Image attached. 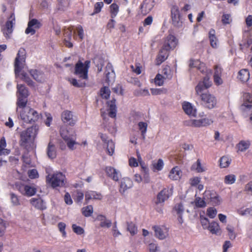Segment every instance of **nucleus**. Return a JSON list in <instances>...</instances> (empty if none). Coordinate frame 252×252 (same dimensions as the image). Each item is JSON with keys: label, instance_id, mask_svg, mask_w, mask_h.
<instances>
[{"label": "nucleus", "instance_id": "nucleus-43", "mask_svg": "<svg viewBox=\"0 0 252 252\" xmlns=\"http://www.w3.org/2000/svg\"><path fill=\"white\" fill-rule=\"evenodd\" d=\"M236 177L234 174L226 175L224 178V182L227 185H232L236 181Z\"/></svg>", "mask_w": 252, "mask_h": 252}, {"label": "nucleus", "instance_id": "nucleus-44", "mask_svg": "<svg viewBox=\"0 0 252 252\" xmlns=\"http://www.w3.org/2000/svg\"><path fill=\"white\" fill-rule=\"evenodd\" d=\"M110 12L111 14V17L112 18H115L118 13L119 10V7L115 3H112L110 6Z\"/></svg>", "mask_w": 252, "mask_h": 252}, {"label": "nucleus", "instance_id": "nucleus-19", "mask_svg": "<svg viewBox=\"0 0 252 252\" xmlns=\"http://www.w3.org/2000/svg\"><path fill=\"white\" fill-rule=\"evenodd\" d=\"M178 43V40L173 35L167 36L164 41L163 47L170 50L174 49Z\"/></svg>", "mask_w": 252, "mask_h": 252}, {"label": "nucleus", "instance_id": "nucleus-52", "mask_svg": "<svg viewBox=\"0 0 252 252\" xmlns=\"http://www.w3.org/2000/svg\"><path fill=\"white\" fill-rule=\"evenodd\" d=\"M172 24L174 26L180 28L182 26V21L180 18V16L171 17Z\"/></svg>", "mask_w": 252, "mask_h": 252}, {"label": "nucleus", "instance_id": "nucleus-62", "mask_svg": "<svg viewBox=\"0 0 252 252\" xmlns=\"http://www.w3.org/2000/svg\"><path fill=\"white\" fill-rule=\"evenodd\" d=\"M217 213V210L213 207L209 208L207 210V214L209 217L214 219L216 216Z\"/></svg>", "mask_w": 252, "mask_h": 252}, {"label": "nucleus", "instance_id": "nucleus-2", "mask_svg": "<svg viewBox=\"0 0 252 252\" xmlns=\"http://www.w3.org/2000/svg\"><path fill=\"white\" fill-rule=\"evenodd\" d=\"M60 134L69 150H74L76 149V146L79 145L76 141V134L73 129L62 128L60 130Z\"/></svg>", "mask_w": 252, "mask_h": 252}, {"label": "nucleus", "instance_id": "nucleus-16", "mask_svg": "<svg viewBox=\"0 0 252 252\" xmlns=\"http://www.w3.org/2000/svg\"><path fill=\"white\" fill-rule=\"evenodd\" d=\"M133 187V182L128 177L122 178L120 182L119 191L121 194H124L126 191Z\"/></svg>", "mask_w": 252, "mask_h": 252}, {"label": "nucleus", "instance_id": "nucleus-45", "mask_svg": "<svg viewBox=\"0 0 252 252\" xmlns=\"http://www.w3.org/2000/svg\"><path fill=\"white\" fill-rule=\"evenodd\" d=\"M110 90L108 87H104L100 91V94L103 98L108 99L110 95Z\"/></svg>", "mask_w": 252, "mask_h": 252}, {"label": "nucleus", "instance_id": "nucleus-10", "mask_svg": "<svg viewBox=\"0 0 252 252\" xmlns=\"http://www.w3.org/2000/svg\"><path fill=\"white\" fill-rule=\"evenodd\" d=\"M173 194V187L166 188L161 190L157 195L155 203L157 205L158 204L163 203Z\"/></svg>", "mask_w": 252, "mask_h": 252}, {"label": "nucleus", "instance_id": "nucleus-9", "mask_svg": "<svg viewBox=\"0 0 252 252\" xmlns=\"http://www.w3.org/2000/svg\"><path fill=\"white\" fill-rule=\"evenodd\" d=\"M16 188L21 194L29 197L34 195L36 192V189L35 187L28 185L17 184Z\"/></svg>", "mask_w": 252, "mask_h": 252}, {"label": "nucleus", "instance_id": "nucleus-6", "mask_svg": "<svg viewBox=\"0 0 252 252\" xmlns=\"http://www.w3.org/2000/svg\"><path fill=\"white\" fill-rule=\"evenodd\" d=\"M201 104L205 108L211 109L215 108L217 104L216 97L209 92L200 95Z\"/></svg>", "mask_w": 252, "mask_h": 252}, {"label": "nucleus", "instance_id": "nucleus-3", "mask_svg": "<svg viewBox=\"0 0 252 252\" xmlns=\"http://www.w3.org/2000/svg\"><path fill=\"white\" fill-rule=\"evenodd\" d=\"M38 129L36 126H32L21 132L20 145L27 147L28 144L33 143L37 134Z\"/></svg>", "mask_w": 252, "mask_h": 252}, {"label": "nucleus", "instance_id": "nucleus-42", "mask_svg": "<svg viewBox=\"0 0 252 252\" xmlns=\"http://www.w3.org/2000/svg\"><path fill=\"white\" fill-rule=\"evenodd\" d=\"M138 126L139 130L141 131L142 138L145 139L148 126L147 124L145 122H140L138 123Z\"/></svg>", "mask_w": 252, "mask_h": 252}, {"label": "nucleus", "instance_id": "nucleus-21", "mask_svg": "<svg viewBox=\"0 0 252 252\" xmlns=\"http://www.w3.org/2000/svg\"><path fill=\"white\" fill-rule=\"evenodd\" d=\"M184 112L189 116L195 117L196 114V109L194 106L189 102H184L182 104Z\"/></svg>", "mask_w": 252, "mask_h": 252}, {"label": "nucleus", "instance_id": "nucleus-30", "mask_svg": "<svg viewBox=\"0 0 252 252\" xmlns=\"http://www.w3.org/2000/svg\"><path fill=\"white\" fill-rule=\"evenodd\" d=\"M153 7V0H145L141 5V8L142 11H144L145 13H149L152 9Z\"/></svg>", "mask_w": 252, "mask_h": 252}, {"label": "nucleus", "instance_id": "nucleus-28", "mask_svg": "<svg viewBox=\"0 0 252 252\" xmlns=\"http://www.w3.org/2000/svg\"><path fill=\"white\" fill-rule=\"evenodd\" d=\"M209 38L211 46L213 48H217L218 46V40L215 35V31L211 29L209 32Z\"/></svg>", "mask_w": 252, "mask_h": 252}, {"label": "nucleus", "instance_id": "nucleus-46", "mask_svg": "<svg viewBox=\"0 0 252 252\" xmlns=\"http://www.w3.org/2000/svg\"><path fill=\"white\" fill-rule=\"evenodd\" d=\"M20 78L25 81L28 85L33 86V81L30 79L28 75L25 72H22L20 74Z\"/></svg>", "mask_w": 252, "mask_h": 252}, {"label": "nucleus", "instance_id": "nucleus-37", "mask_svg": "<svg viewBox=\"0 0 252 252\" xmlns=\"http://www.w3.org/2000/svg\"><path fill=\"white\" fill-rule=\"evenodd\" d=\"M191 169L198 173L203 172L206 170L205 167L202 166L200 160L199 159L192 165Z\"/></svg>", "mask_w": 252, "mask_h": 252}, {"label": "nucleus", "instance_id": "nucleus-63", "mask_svg": "<svg viewBox=\"0 0 252 252\" xmlns=\"http://www.w3.org/2000/svg\"><path fill=\"white\" fill-rule=\"evenodd\" d=\"M68 81L73 86L76 87H83L85 86V83L79 82L76 79L72 78L68 79Z\"/></svg>", "mask_w": 252, "mask_h": 252}, {"label": "nucleus", "instance_id": "nucleus-56", "mask_svg": "<svg viewBox=\"0 0 252 252\" xmlns=\"http://www.w3.org/2000/svg\"><path fill=\"white\" fill-rule=\"evenodd\" d=\"M200 120L202 127L210 126L213 123V119L209 118H204L200 119Z\"/></svg>", "mask_w": 252, "mask_h": 252}, {"label": "nucleus", "instance_id": "nucleus-33", "mask_svg": "<svg viewBox=\"0 0 252 252\" xmlns=\"http://www.w3.org/2000/svg\"><path fill=\"white\" fill-rule=\"evenodd\" d=\"M238 78L243 82H247L250 78V73L249 71L246 69L241 70L239 72Z\"/></svg>", "mask_w": 252, "mask_h": 252}, {"label": "nucleus", "instance_id": "nucleus-36", "mask_svg": "<svg viewBox=\"0 0 252 252\" xmlns=\"http://www.w3.org/2000/svg\"><path fill=\"white\" fill-rule=\"evenodd\" d=\"M212 234H217L220 230V226L218 222L213 221L209 224L208 228Z\"/></svg>", "mask_w": 252, "mask_h": 252}, {"label": "nucleus", "instance_id": "nucleus-54", "mask_svg": "<svg viewBox=\"0 0 252 252\" xmlns=\"http://www.w3.org/2000/svg\"><path fill=\"white\" fill-rule=\"evenodd\" d=\"M151 93L153 95H160L167 93V90L165 88L151 89Z\"/></svg>", "mask_w": 252, "mask_h": 252}, {"label": "nucleus", "instance_id": "nucleus-57", "mask_svg": "<svg viewBox=\"0 0 252 252\" xmlns=\"http://www.w3.org/2000/svg\"><path fill=\"white\" fill-rule=\"evenodd\" d=\"M11 202L14 206H18L20 205V201L18 196L14 193H10Z\"/></svg>", "mask_w": 252, "mask_h": 252}, {"label": "nucleus", "instance_id": "nucleus-41", "mask_svg": "<svg viewBox=\"0 0 252 252\" xmlns=\"http://www.w3.org/2000/svg\"><path fill=\"white\" fill-rule=\"evenodd\" d=\"M93 207L92 205H88L82 209L83 215L86 217L91 216L93 213Z\"/></svg>", "mask_w": 252, "mask_h": 252}, {"label": "nucleus", "instance_id": "nucleus-47", "mask_svg": "<svg viewBox=\"0 0 252 252\" xmlns=\"http://www.w3.org/2000/svg\"><path fill=\"white\" fill-rule=\"evenodd\" d=\"M174 211L176 212L178 217L182 216L184 212V208L182 203L177 204L174 207Z\"/></svg>", "mask_w": 252, "mask_h": 252}, {"label": "nucleus", "instance_id": "nucleus-18", "mask_svg": "<svg viewBox=\"0 0 252 252\" xmlns=\"http://www.w3.org/2000/svg\"><path fill=\"white\" fill-rule=\"evenodd\" d=\"M244 103L241 106V109L246 112H252V105L248 104L247 102H252V95L250 94L246 93L243 94Z\"/></svg>", "mask_w": 252, "mask_h": 252}, {"label": "nucleus", "instance_id": "nucleus-26", "mask_svg": "<svg viewBox=\"0 0 252 252\" xmlns=\"http://www.w3.org/2000/svg\"><path fill=\"white\" fill-rule=\"evenodd\" d=\"M168 51L169 50L164 47H162L160 49L159 53L156 59V63L158 65L160 64L167 58L168 56Z\"/></svg>", "mask_w": 252, "mask_h": 252}, {"label": "nucleus", "instance_id": "nucleus-31", "mask_svg": "<svg viewBox=\"0 0 252 252\" xmlns=\"http://www.w3.org/2000/svg\"><path fill=\"white\" fill-rule=\"evenodd\" d=\"M47 154L48 157L51 159L55 158L56 157V151L55 146L50 142L47 148Z\"/></svg>", "mask_w": 252, "mask_h": 252}, {"label": "nucleus", "instance_id": "nucleus-34", "mask_svg": "<svg viewBox=\"0 0 252 252\" xmlns=\"http://www.w3.org/2000/svg\"><path fill=\"white\" fill-rule=\"evenodd\" d=\"M126 229L132 236L137 234L138 230L136 224L132 221H126Z\"/></svg>", "mask_w": 252, "mask_h": 252}, {"label": "nucleus", "instance_id": "nucleus-51", "mask_svg": "<svg viewBox=\"0 0 252 252\" xmlns=\"http://www.w3.org/2000/svg\"><path fill=\"white\" fill-rule=\"evenodd\" d=\"M194 203L197 207L203 208L206 206L204 200L200 197H196L194 200Z\"/></svg>", "mask_w": 252, "mask_h": 252}, {"label": "nucleus", "instance_id": "nucleus-7", "mask_svg": "<svg viewBox=\"0 0 252 252\" xmlns=\"http://www.w3.org/2000/svg\"><path fill=\"white\" fill-rule=\"evenodd\" d=\"M26 52L24 48H21L18 51L15 61V73L16 75H19L21 69L24 67L26 61Z\"/></svg>", "mask_w": 252, "mask_h": 252}, {"label": "nucleus", "instance_id": "nucleus-24", "mask_svg": "<svg viewBox=\"0 0 252 252\" xmlns=\"http://www.w3.org/2000/svg\"><path fill=\"white\" fill-rule=\"evenodd\" d=\"M30 203L37 209L43 210L46 208L45 202L41 198H32Z\"/></svg>", "mask_w": 252, "mask_h": 252}, {"label": "nucleus", "instance_id": "nucleus-23", "mask_svg": "<svg viewBox=\"0 0 252 252\" xmlns=\"http://www.w3.org/2000/svg\"><path fill=\"white\" fill-rule=\"evenodd\" d=\"M105 74L106 76V81L109 83L114 80L115 74L112 65L108 63L105 67Z\"/></svg>", "mask_w": 252, "mask_h": 252}, {"label": "nucleus", "instance_id": "nucleus-64", "mask_svg": "<svg viewBox=\"0 0 252 252\" xmlns=\"http://www.w3.org/2000/svg\"><path fill=\"white\" fill-rule=\"evenodd\" d=\"M84 198V193L81 191L77 190L74 198V200L77 203H80Z\"/></svg>", "mask_w": 252, "mask_h": 252}, {"label": "nucleus", "instance_id": "nucleus-49", "mask_svg": "<svg viewBox=\"0 0 252 252\" xmlns=\"http://www.w3.org/2000/svg\"><path fill=\"white\" fill-rule=\"evenodd\" d=\"M226 230L228 232V235L231 240H234L236 237V234L234 232L233 227L228 225L226 227Z\"/></svg>", "mask_w": 252, "mask_h": 252}, {"label": "nucleus", "instance_id": "nucleus-60", "mask_svg": "<svg viewBox=\"0 0 252 252\" xmlns=\"http://www.w3.org/2000/svg\"><path fill=\"white\" fill-rule=\"evenodd\" d=\"M163 161L161 159H159L157 162L153 164L154 168L158 171L161 170L163 167Z\"/></svg>", "mask_w": 252, "mask_h": 252}, {"label": "nucleus", "instance_id": "nucleus-1", "mask_svg": "<svg viewBox=\"0 0 252 252\" xmlns=\"http://www.w3.org/2000/svg\"><path fill=\"white\" fill-rule=\"evenodd\" d=\"M26 101H19L16 107V112L23 122L32 123L37 121L41 117L40 113L34 109L27 106Z\"/></svg>", "mask_w": 252, "mask_h": 252}, {"label": "nucleus", "instance_id": "nucleus-58", "mask_svg": "<svg viewBox=\"0 0 252 252\" xmlns=\"http://www.w3.org/2000/svg\"><path fill=\"white\" fill-rule=\"evenodd\" d=\"M72 228L73 232L77 235H81L84 233V229L75 224H72Z\"/></svg>", "mask_w": 252, "mask_h": 252}, {"label": "nucleus", "instance_id": "nucleus-50", "mask_svg": "<svg viewBox=\"0 0 252 252\" xmlns=\"http://www.w3.org/2000/svg\"><path fill=\"white\" fill-rule=\"evenodd\" d=\"M135 94L137 96H149L150 93L148 89L145 88L139 89L135 91Z\"/></svg>", "mask_w": 252, "mask_h": 252}, {"label": "nucleus", "instance_id": "nucleus-15", "mask_svg": "<svg viewBox=\"0 0 252 252\" xmlns=\"http://www.w3.org/2000/svg\"><path fill=\"white\" fill-rule=\"evenodd\" d=\"M189 66L191 68L195 67L202 73H206V74H211V70H208L205 67V64L201 63L198 60H190Z\"/></svg>", "mask_w": 252, "mask_h": 252}, {"label": "nucleus", "instance_id": "nucleus-39", "mask_svg": "<svg viewBox=\"0 0 252 252\" xmlns=\"http://www.w3.org/2000/svg\"><path fill=\"white\" fill-rule=\"evenodd\" d=\"M250 145L249 141H241L237 144V148L239 151L244 152L248 149Z\"/></svg>", "mask_w": 252, "mask_h": 252}, {"label": "nucleus", "instance_id": "nucleus-4", "mask_svg": "<svg viewBox=\"0 0 252 252\" xmlns=\"http://www.w3.org/2000/svg\"><path fill=\"white\" fill-rule=\"evenodd\" d=\"M46 180L47 184L53 188L63 187L66 183L65 175L60 172L48 175L46 176Z\"/></svg>", "mask_w": 252, "mask_h": 252}, {"label": "nucleus", "instance_id": "nucleus-22", "mask_svg": "<svg viewBox=\"0 0 252 252\" xmlns=\"http://www.w3.org/2000/svg\"><path fill=\"white\" fill-rule=\"evenodd\" d=\"M102 198V195L101 193L95 191L89 190L85 193L86 203H88L90 200H101Z\"/></svg>", "mask_w": 252, "mask_h": 252}, {"label": "nucleus", "instance_id": "nucleus-38", "mask_svg": "<svg viewBox=\"0 0 252 252\" xmlns=\"http://www.w3.org/2000/svg\"><path fill=\"white\" fill-rule=\"evenodd\" d=\"M104 145L106 147L107 154L109 156H112L115 151V144L113 141L112 140L108 141Z\"/></svg>", "mask_w": 252, "mask_h": 252}, {"label": "nucleus", "instance_id": "nucleus-11", "mask_svg": "<svg viewBox=\"0 0 252 252\" xmlns=\"http://www.w3.org/2000/svg\"><path fill=\"white\" fill-rule=\"evenodd\" d=\"M17 100L16 102V105L18 106L19 101H26V103H27V97L29 95V92L26 87L20 84H17Z\"/></svg>", "mask_w": 252, "mask_h": 252}, {"label": "nucleus", "instance_id": "nucleus-35", "mask_svg": "<svg viewBox=\"0 0 252 252\" xmlns=\"http://www.w3.org/2000/svg\"><path fill=\"white\" fill-rule=\"evenodd\" d=\"M97 219L100 221V225L102 227L109 228L112 224L111 221L107 220L106 218L102 215H99L97 217Z\"/></svg>", "mask_w": 252, "mask_h": 252}, {"label": "nucleus", "instance_id": "nucleus-53", "mask_svg": "<svg viewBox=\"0 0 252 252\" xmlns=\"http://www.w3.org/2000/svg\"><path fill=\"white\" fill-rule=\"evenodd\" d=\"M73 28L72 27H70L67 29L65 30L64 32V39L71 40L72 38V33Z\"/></svg>", "mask_w": 252, "mask_h": 252}, {"label": "nucleus", "instance_id": "nucleus-48", "mask_svg": "<svg viewBox=\"0 0 252 252\" xmlns=\"http://www.w3.org/2000/svg\"><path fill=\"white\" fill-rule=\"evenodd\" d=\"M165 79L162 74L158 73L155 78V83L158 86H162L164 83V80Z\"/></svg>", "mask_w": 252, "mask_h": 252}, {"label": "nucleus", "instance_id": "nucleus-59", "mask_svg": "<svg viewBox=\"0 0 252 252\" xmlns=\"http://www.w3.org/2000/svg\"><path fill=\"white\" fill-rule=\"evenodd\" d=\"M58 227L59 231L62 233L63 237H66V233L65 230L66 224L64 222H60L58 224Z\"/></svg>", "mask_w": 252, "mask_h": 252}, {"label": "nucleus", "instance_id": "nucleus-55", "mask_svg": "<svg viewBox=\"0 0 252 252\" xmlns=\"http://www.w3.org/2000/svg\"><path fill=\"white\" fill-rule=\"evenodd\" d=\"M210 202L213 205H218L221 203V199L218 195H213L211 196Z\"/></svg>", "mask_w": 252, "mask_h": 252}, {"label": "nucleus", "instance_id": "nucleus-29", "mask_svg": "<svg viewBox=\"0 0 252 252\" xmlns=\"http://www.w3.org/2000/svg\"><path fill=\"white\" fill-rule=\"evenodd\" d=\"M30 73L33 78L37 82H41L44 80V74L36 69L31 70Z\"/></svg>", "mask_w": 252, "mask_h": 252}, {"label": "nucleus", "instance_id": "nucleus-32", "mask_svg": "<svg viewBox=\"0 0 252 252\" xmlns=\"http://www.w3.org/2000/svg\"><path fill=\"white\" fill-rule=\"evenodd\" d=\"M6 140L4 137H2L0 140V156H6L10 153V150L6 149Z\"/></svg>", "mask_w": 252, "mask_h": 252}, {"label": "nucleus", "instance_id": "nucleus-20", "mask_svg": "<svg viewBox=\"0 0 252 252\" xmlns=\"http://www.w3.org/2000/svg\"><path fill=\"white\" fill-rule=\"evenodd\" d=\"M105 171L107 175L115 181H118L121 176L119 171L111 166L106 167Z\"/></svg>", "mask_w": 252, "mask_h": 252}, {"label": "nucleus", "instance_id": "nucleus-40", "mask_svg": "<svg viewBox=\"0 0 252 252\" xmlns=\"http://www.w3.org/2000/svg\"><path fill=\"white\" fill-rule=\"evenodd\" d=\"M231 162V159L227 157H222L220 159V166L221 168L227 167Z\"/></svg>", "mask_w": 252, "mask_h": 252}, {"label": "nucleus", "instance_id": "nucleus-17", "mask_svg": "<svg viewBox=\"0 0 252 252\" xmlns=\"http://www.w3.org/2000/svg\"><path fill=\"white\" fill-rule=\"evenodd\" d=\"M62 120L63 123H66L70 126L75 125L77 121V118L74 116L71 111H64L61 115Z\"/></svg>", "mask_w": 252, "mask_h": 252}, {"label": "nucleus", "instance_id": "nucleus-27", "mask_svg": "<svg viewBox=\"0 0 252 252\" xmlns=\"http://www.w3.org/2000/svg\"><path fill=\"white\" fill-rule=\"evenodd\" d=\"M182 176V171L178 166L173 167L169 172L168 177L172 180H178Z\"/></svg>", "mask_w": 252, "mask_h": 252}, {"label": "nucleus", "instance_id": "nucleus-14", "mask_svg": "<svg viewBox=\"0 0 252 252\" xmlns=\"http://www.w3.org/2000/svg\"><path fill=\"white\" fill-rule=\"evenodd\" d=\"M42 26L39 21L36 19L31 20L28 24V27L25 30L26 34H31L33 35L36 32V30L39 29Z\"/></svg>", "mask_w": 252, "mask_h": 252}, {"label": "nucleus", "instance_id": "nucleus-25", "mask_svg": "<svg viewBox=\"0 0 252 252\" xmlns=\"http://www.w3.org/2000/svg\"><path fill=\"white\" fill-rule=\"evenodd\" d=\"M108 105V115L111 118H115L117 113V107L116 105V99L113 98L111 101L107 102Z\"/></svg>", "mask_w": 252, "mask_h": 252}, {"label": "nucleus", "instance_id": "nucleus-61", "mask_svg": "<svg viewBox=\"0 0 252 252\" xmlns=\"http://www.w3.org/2000/svg\"><path fill=\"white\" fill-rule=\"evenodd\" d=\"M188 125L189 126H193V127H202L200 119H198V120H196V119L190 120H189V124Z\"/></svg>", "mask_w": 252, "mask_h": 252}, {"label": "nucleus", "instance_id": "nucleus-13", "mask_svg": "<svg viewBox=\"0 0 252 252\" xmlns=\"http://www.w3.org/2000/svg\"><path fill=\"white\" fill-rule=\"evenodd\" d=\"M155 236L160 240H163L168 236V229L165 226L155 225L153 226Z\"/></svg>", "mask_w": 252, "mask_h": 252}, {"label": "nucleus", "instance_id": "nucleus-12", "mask_svg": "<svg viewBox=\"0 0 252 252\" xmlns=\"http://www.w3.org/2000/svg\"><path fill=\"white\" fill-rule=\"evenodd\" d=\"M207 76L204 78L203 81H200L195 87V92L196 94L200 95L202 94V92L205 89L210 88L212 85V82L210 81L209 77Z\"/></svg>", "mask_w": 252, "mask_h": 252}, {"label": "nucleus", "instance_id": "nucleus-5", "mask_svg": "<svg viewBox=\"0 0 252 252\" xmlns=\"http://www.w3.org/2000/svg\"><path fill=\"white\" fill-rule=\"evenodd\" d=\"M90 63L91 62L90 61H86L84 63L80 61H78L75 64L74 74L81 79H87Z\"/></svg>", "mask_w": 252, "mask_h": 252}, {"label": "nucleus", "instance_id": "nucleus-8", "mask_svg": "<svg viewBox=\"0 0 252 252\" xmlns=\"http://www.w3.org/2000/svg\"><path fill=\"white\" fill-rule=\"evenodd\" d=\"M15 24V18L14 13H11L5 24L2 26L1 31L6 38L10 37V34L13 32V28Z\"/></svg>", "mask_w": 252, "mask_h": 252}]
</instances>
